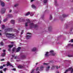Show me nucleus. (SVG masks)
I'll return each mask as SVG.
<instances>
[{
	"mask_svg": "<svg viewBox=\"0 0 73 73\" xmlns=\"http://www.w3.org/2000/svg\"><path fill=\"white\" fill-rule=\"evenodd\" d=\"M44 68V66H42L40 67V69L39 70L38 69V67H37L36 69V70L37 72L36 73H40L39 71H42L43 70Z\"/></svg>",
	"mask_w": 73,
	"mask_h": 73,
	"instance_id": "2",
	"label": "nucleus"
},
{
	"mask_svg": "<svg viewBox=\"0 0 73 73\" xmlns=\"http://www.w3.org/2000/svg\"><path fill=\"white\" fill-rule=\"evenodd\" d=\"M69 42H73V39H72L69 41Z\"/></svg>",
	"mask_w": 73,
	"mask_h": 73,
	"instance_id": "39",
	"label": "nucleus"
},
{
	"mask_svg": "<svg viewBox=\"0 0 73 73\" xmlns=\"http://www.w3.org/2000/svg\"><path fill=\"white\" fill-rule=\"evenodd\" d=\"M67 65L68 66H67V67H68V66H69V64H68Z\"/></svg>",
	"mask_w": 73,
	"mask_h": 73,
	"instance_id": "55",
	"label": "nucleus"
},
{
	"mask_svg": "<svg viewBox=\"0 0 73 73\" xmlns=\"http://www.w3.org/2000/svg\"><path fill=\"white\" fill-rule=\"evenodd\" d=\"M52 28L51 27H49L48 28V29L49 30V29H51Z\"/></svg>",
	"mask_w": 73,
	"mask_h": 73,
	"instance_id": "45",
	"label": "nucleus"
},
{
	"mask_svg": "<svg viewBox=\"0 0 73 73\" xmlns=\"http://www.w3.org/2000/svg\"><path fill=\"white\" fill-rule=\"evenodd\" d=\"M43 65H49V63H44L43 64Z\"/></svg>",
	"mask_w": 73,
	"mask_h": 73,
	"instance_id": "29",
	"label": "nucleus"
},
{
	"mask_svg": "<svg viewBox=\"0 0 73 73\" xmlns=\"http://www.w3.org/2000/svg\"><path fill=\"white\" fill-rule=\"evenodd\" d=\"M56 72L57 73H59V72L58 71H57Z\"/></svg>",
	"mask_w": 73,
	"mask_h": 73,
	"instance_id": "57",
	"label": "nucleus"
},
{
	"mask_svg": "<svg viewBox=\"0 0 73 73\" xmlns=\"http://www.w3.org/2000/svg\"><path fill=\"white\" fill-rule=\"evenodd\" d=\"M15 49H16V48H14L13 49V52H15Z\"/></svg>",
	"mask_w": 73,
	"mask_h": 73,
	"instance_id": "35",
	"label": "nucleus"
},
{
	"mask_svg": "<svg viewBox=\"0 0 73 73\" xmlns=\"http://www.w3.org/2000/svg\"><path fill=\"white\" fill-rule=\"evenodd\" d=\"M21 19H19V21H20V20Z\"/></svg>",
	"mask_w": 73,
	"mask_h": 73,
	"instance_id": "59",
	"label": "nucleus"
},
{
	"mask_svg": "<svg viewBox=\"0 0 73 73\" xmlns=\"http://www.w3.org/2000/svg\"><path fill=\"white\" fill-rule=\"evenodd\" d=\"M0 18H1V16H0Z\"/></svg>",
	"mask_w": 73,
	"mask_h": 73,
	"instance_id": "63",
	"label": "nucleus"
},
{
	"mask_svg": "<svg viewBox=\"0 0 73 73\" xmlns=\"http://www.w3.org/2000/svg\"><path fill=\"white\" fill-rule=\"evenodd\" d=\"M54 2L55 3H56V2H57V1H56V0H54Z\"/></svg>",
	"mask_w": 73,
	"mask_h": 73,
	"instance_id": "46",
	"label": "nucleus"
},
{
	"mask_svg": "<svg viewBox=\"0 0 73 73\" xmlns=\"http://www.w3.org/2000/svg\"><path fill=\"white\" fill-rule=\"evenodd\" d=\"M2 29H4V27H5V26L4 25H2Z\"/></svg>",
	"mask_w": 73,
	"mask_h": 73,
	"instance_id": "36",
	"label": "nucleus"
},
{
	"mask_svg": "<svg viewBox=\"0 0 73 73\" xmlns=\"http://www.w3.org/2000/svg\"><path fill=\"white\" fill-rule=\"evenodd\" d=\"M18 68L20 69L21 68H23V66H22L19 65L18 66Z\"/></svg>",
	"mask_w": 73,
	"mask_h": 73,
	"instance_id": "19",
	"label": "nucleus"
},
{
	"mask_svg": "<svg viewBox=\"0 0 73 73\" xmlns=\"http://www.w3.org/2000/svg\"><path fill=\"white\" fill-rule=\"evenodd\" d=\"M12 56L15 59H16V58H17V57L15 56V55H12Z\"/></svg>",
	"mask_w": 73,
	"mask_h": 73,
	"instance_id": "24",
	"label": "nucleus"
},
{
	"mask_svg": "<svg viewBox=\"0 0 73 73\" xmlns=\"http://www.w3.org/2000/svg\"><path fill=\"white\" fill-rule=\"evenodd\" d=\"M4 41H5V40H7V39H4Z\"/></svg>",
	"mask_w": 73,
	"mask_h": 73,
	"instance_id": "52",
	"label": "nucleus"
},
{
	"mask_svg": "<svg viewBox=\"0 0 73 73\" xmlns=\"http://www.w3.org/2000/svg\"><path fill=\"white\" fill-rule=\"evenodd\" d=\"M20 49H21V48L20 47H19L17 48V50L16 51V52H19L20 50Z\"/></svg>",
	"mask_w": 73,
	"mask_h": 73,
	"instance_id": "17",
	"label": "nucleus"
},
{
	"mask_svg": "<svg viewBox=\"0 0 73 73\" xmlns=\"http://www.w3.org/2000/svg\"><path fill=\"white\" fill-rule=\"evenodd\" d=\"M3 52H5L6 50H3Z\"/></svg>",
	"mask_w": 73,
	"mask_h": 73,
	"instance_id": "47",
	"label": "nucleus"
},
{
	"mask_svg": "<svg viewBox=\"0 0 73 73\" xmlns=\"http://www.w3.org/2000/svg\"><path fill=\"white\" fill-rule=\"evenodd\" d=\"M50 20H52V15H50Z\"/></svg>",
	"mask_w": 73,
	"mask_h": 73,
	"instance_id": "33",
	"label": "nucleus"
},
{
	"mask_svg": "<svg viewBox=\"0 0 73 73\" xmlns=\"http://www.w3.org/2000/svg\"><path fill=\"white\" fill-rule=\"evenodd\" d=\"M68 71H71V73H73V69L72 68H70L68 69L64 73H66Z\"/></svg>",
	"mask_w": 73,
	"mask_h": 73,
	"instance_id": "4",
	"label": "nucleus"
},
{
	"mask_svg": "<svg viewBox=\"0 0 73 73\" xmlns=\"http://www.w3.org/2000/svg\"><path fill=\"white\" fill-rule=\"evenodd\" d=\"M1 21H0V24H1Z\"/></svg>",
	"mask_w": 73,
	"mask_h": 73,
	"instance_id": "56",
	"label": "nucleus"
},
{
	"mask_svg": "<svg viewBox=\"0 0 73 73\" xmlns=\"http://www.w3.org/2000/svg\"><path fill=\"white\" fill-rule=\"evenodd\" d=\"M8 20V19H6L3 20L4 22H5V21H7Z\"/></svg>",
	"mask_w": 73,
	"mask_h": 73,
	"instance_id": "31",
	"label": "nucleus"
},
{
	"mask_svg": "<svg viewBox=\"0 0 73 73\" xmlns=\"http://www.w3.org/2000/svg\"><path fill=\"white\" fill-rule=\"evenodd\" d=\"M59 68H60V66H59Z\"/></svg>",
	"mask_w": 73,
	"mask_h": 73,
	"instance_id": "61",
	"label": "nucleus"
},
{
	"mask_svg": "<svg viewBox=\"0 0 73 73\" xmlns=\"http://www.w3.org/2000/svg\"><path fill=\"white\" fill-rule=\"evenodd\" d=\"M0 2L1 3V5L2 7H4L5 5V3L3 1H2L1 0H0Z\"/></svg>",
	"mask_w": 73,
	"mask_h": 73,
	"instance_id": "11",
	"label": "nucleus"
},
{
	"mask_svg": "<svg viewBox=\"0 0 73 73\" xmlns=\"http://www.w3.org/2000/svg\"><path fill=\"white\" fill-rule=\"evenodd\" d=\"M13 46V45H9L8 47H9V48H12V47Z\"/></svg>",
	"mask_w": 73,
	"mask_h": 73,
	"instance_id": "20",
	"label": "nucleus"
},
{
	"mask_svg": "<svg viewBox=\"0 0 73 73\" xmlns=\"http://www.w3.org/2000/svg\"><path fill=\"white\" fill-rule=\"evenodd\" d=\"M32 52H35V51H36V48L34 47L31 50Z\"/></svg>",
	"mask_w": 73,
	"mask_h": 73,
	"instance_id": "16",
	"label": "nucleus"
},
{
	"mask_svg": "<svg viewBox=\"0 0 73 73\" xmlns=\"http://www.w3.org/2000/svg\"><path fill=\"white\" fill-rule=\"evenodd\" d=\"M48 1V0H43L44 3H47Z\"/></svg>",
	"mask_w": 73,
	"mask_h": 73,
	"instance_id": "22",
	"label": "nucleus"
},
{
	"mask_svg": "<svg viewBox=\"0 0 73 73\" xmlns=\"http://www.w3.org/2000/svg\"><path fill=\"white\" fill-rule=\"evenodd\" d=\"M49 52H46L45 54V57H49Z\"/></svg>",
	"mask_w": 73,
	"mask_h": 73,
	"instance_id": "13",
	"label": "nucleus"
},
{
	"mask_svg": "<svg viewBox=\"0 0 73 73\" xmlns=\"http://www.w3.org/2000/svg\"><path fill=\"white\" fill-rule=\"evenodd\" d=\"M31 73H34V69H33L31 70Z\"/></svg>",
	"mask_w": 73,
	"mask_h": 73,
	"instance_id": "34",
	"label": "nucleus"
},
{
	"mask_svg": "<svg viewBox=\"0 0 73 73\" xmlns=\"http://www.w3.org/2000/svg\"><path fill=\"white\" fill-rule=\"evenodd\" d=\"M11 44H13V42H11Z\"/></svg>",
	"mask_w": 73,
	"mask_h": 73,
	"instance_id": "58",
	"label": "nucleus"
},
{
	"mask_svg": "<svg viewBox=\"0 0 73 73\" xmlns=\"http://www.w3.org/2000/svg\"><path fill=\"white\" fill-rule=\"evenodd\" d=\"M27 39H29V38H30L32 36V34L31 33H27Z\"/></svg>",
	"mask_w": 73,
	"mask_h": 73,
	"instance_id": "5",
	"label": "nucleus"
},
{
	"mask_svg": "<svg viewBox=\"0 0 73 73\" xmlns=\"http://www.w3.org/2000/svg\"><path fill=\"white\" fill-rule=\"evenodd\" d=\"M22 58H23L24 59L25 58H26V56H25V55H23L22 56Z\"/></svg>",
	"mask_w": 73,
	"mask_h": 73,
	"instance_id": "27",
	"label": "nucleus"
},
{
	"mask_svg": "<svg viewBox=\"0 0 73 73\" xmlns=\"http://www.w3.org/2000/svg\"><path fill=\"white\" fill-rule=\"evenodd\" d=\"M50 55L52 56H54L56 54V53H54V51L53 50H51L50 52Z\"/></svg>",
	"mask_w": 73,
	"mask_h": 73,
	"instance_id": "8",
	"label": "nucleus"
},
{
	"mask_svg": "<svg viewBox=\"0 0 73 73\" xmlns=\"http://www.w3.org/2000/svg\"><path fill=\"white\" fill-rule=\"evenodd\" d=\"M5 66V64H3V67Z\"/></svg>",
	"mask_w": 73,
	"mask_h": 73,
	"instance_id": "51",
	"label": "nucleus"
},
{
	"mask_svg": "<svg viewBox=\"0 0 73 73\" xmlns=\"http://www.w3.org/2000/svg\"><path fill=\"white\" fill-rule=\"evenodd\" d=\"M7 1H9V0H7Z\"/></svg>",
	"mask_w": 73,
	"mask_h": 73,
	"instance_id": "64",
	"label": "nucleus"
},
{
	"mask_svg": "<svg viewBox=\"0 0 73 73\" xmlns=\"http://www.w3.org/2000/svg\"><path fill=\"white\" fill-rule=\"evenodd\" d=\"M68 46H73V44H68Z\"/></svg>",
	"mask_w": 73,
	"mask_h": 73,
	"instance_id": "23",
	"label": "nucleus"
},
{
	"mask_svg": "<svg viewBox=\"0 0 73 73\" xmlns=\"http://www.w3.org/2000/svg\"><path fill=\"white\" fill-rule=\"evenodd\" d=\"M7 66H12V65L11 64L9 63V62H7Z\"/></svg>",
	"mask_w": 73,
	"mask_h": 73,
	"instance_id": "14",
	"label": "nucleus"
},
{
	"mask_svg": "<svg viewBox=\"0 0 73 73\" xmlns=\"http://www.w3.org/2000/svg\"><path fill=\"white\" fill-rule=\"evenodd\" d=\"M17 61H18V62H19V61H18V60H17Z\"/></svg>",
	"mask_w": 73,
	"mask_h": 73,
	"instance_id": "60",
	"label": "nucleus"
},
{
	"mask_svg": "<svg viewBox=\"0 0 73 73\" xmlns=\"http://www.w3.org/2000/svg\"><path fill=\"white\" fill-rule=\"evenodd\" d=\"M2 35H1V33H0V36H1Z\"/></svg>",
	"mask_w": 73,
	"mask_h": 73,
	"instance_id": "54",
	"label": "nucleus"
},
{
	"mask_svg": "<svg viewBox=\"0 0 73 73\" xmlns=\"http://www.w3.org/2000/svg\"><path fill=\"white\" fill-rule=\"evenodd\" d=\"M4 60H5L4 59H1V61H4Z\"/></svg>",
	"mask_w": 73,
	"mask_h": 73,
	"instance_id": "43",
	"label": "nucleus"
},
{
	"mask_svg": "<svg viewBox=\"0 0 73 73\" xmlns=\"http://www.w3.org/2000/svg\"><path fill=\"white\" fill-rule=\"evenodd\" d=\"M7 68H5L3 69V70L4 71V72H5V71H6V70H7Z\"/></svg>",
	"mask_w": 73,
	"mask_h": 73,
	"instance_id": "37",
	"label": "nucleus"
},
{
	"mask_svg": "<svg viewBox=\"0 0 73 73\" xmlns=\"http://www.w3.org/2000/svg\"><path fill=\"white\" fill-rule=\"evenodd\" d=\"M50 68V66L49 65H48L46 66V71L47 72H48L49 70V69Z\"/></svg>",
	"mask_w": 73,
	"mask_h": 73,
	"instance_id": "9",
	"label": "nucleus"
},
{
	"mask_svg": "<svg viewBox=\"0 0 73 73\" xmlns=\"http://www.w3.org/2000/svg\"><path fill=\"white\" fill-rule=\"evenodd\" d=\"M29 26L31 28H36L37 27V25H34L33 23H30L29 24Z\"/></svg>",
	"mask_w": 73,
	"mask_h": 73,
	"instance_id": "3",
	"label": "nucleus"
},
{
	"mask_svg": "<svg viewBox=\"0 0 73 73\" xmlns=\"http://www.w3.org/2000/svg\"><path fill=\"white\" fill-rule=\"evenodd\" d=\"M6 9L5 8H2L1 10V14H3L5 13Z\"/></svg>",
	"mask_w": 73,
	"mask_h": 73,
	"instance_id": "7",
	"label": "nucleus"
},
{
	"mask_svg": "<svg viewBox=\"0 0 73 73\" xmlns=\"http://www.w3.org/2000/svg\"><path fill=\"white\" fill-rule=\"evenodd\" d=\"M12 12V10H10L9 11V12Z\"/></svg>",
	"mask_w": 73,
	"mask_h": 73,
	"instance_id": "49",
	"label": "nucleus"
},
{
	"mask_svg": "<svg viewBox=\"0 0 73 73\" xmlns=\"http://www.w3.org/2000/svg\"><path fill=\"white\" fill-rule=\"evenodd\" d=\"M7 18H11V17H13V16L12 14H9L7 15Z\"/></svg>",
	"mask_w": 73,
	"mask_h": 73,
	"instance_id": "10",
	"label": "nucleus"
},
{
	"mask_svg": "<svg viewBox=\"0 0 73 73\" xmlns=\"http://www.w3.org/2000/svg\"><path fill=\"white\" fill-rule=\"evenodd\" d=\"M11 70H14V71H15V70H16V69L15 68H13L11 69Z\"/></svg>",
	"mask_w": 73,
	"mask_h": 73,
	"instance_id": "41",
	"label": "nucleus"
},
{
	"mask_svg": "<svg viewBox=\"0 0 73 73\" xmlns=\"http://www.w3.org/2000/svg\"><path fill=\"white\" fill-rule=\"evenodd\" d=\"M18 5H19V4L17 3L15 5L14 7H17V6H18Z\"/></svg>",
	"mask_w": 73,
	"mask_h": 73,
	"instance_id": "32",
	"label": "nucleus"
},
{
	"mask_svg": "<svg viewBox=\"0 0 73 73\" xmlns=\"http://www.w3.org/2000/svg\"><path fill=\"white\" fill-rule=\"evenodd\" d=\"M0 73H3V72H2V71H0Z\"/></svg>",
	"mask_w": 73,
	"mask_h": 73,
	"instance_id": "50",
	"label": "nucleus"
},
{
	"mask_svg": "<svg viewBox=\"0 0 73 73\" xmlns=\"http://www.w3.org/2000/svg\"><path fill=\"white\" fill-rule=\"evenodd\" d=\"M3 68V66H2L0 67V69H2Z\"/></svg>",
	"mask_w": 73,
	"mask_h": 73,
	"instance_id": "42",
	"label": "nucleus"
},
{
	"mask_svg": "<svg viewBox=\"0 0 73 73\" xmlns=\"http://www.w3.org/2000/svg\"><path fill=\"white\" fill-rule=\"evenodd\" d=\"M67 56L69 57H73V55H67Z\"/></svg>",
	"mask_w": 73,
	"mask_h": 73,
	"instance_id": "21",
	"label": "nucleus"
},
{
	"mask_svg": "<svg viewBox=\"0 0 73 73\" xmlns=\"http://www.w3.org/2000/svg\"><path fill=\"white\" fill-rule=\"evenodd\" d=\"M63 17H67V15H66L65 14L63 15Z\"/></svg>",
	"mask_w": 73,
	"mask_h": 73,
	"instance_id": "26",
	"label": "nucleus"
},
{
	"mask_svg": "<svg viewBox=\"0 0 73 73\" xmlns=\"http://www.w3.org/2000/svg\"><path fill=\"white\" fill-rule=\"evenodd\" d=\"M0 44L1 45H3V42H1Z\"/></svg>",
	"mask_w": 73,
	"mask_h": 73,
	"instance_id": "38",
	"label": "nucleus"
},
{
	"mask_svg": "<svg viewBox=\"0 0 73 73\" xmlns=\"http://www.w3.org/2000/svg\"><path fill=\"white\" fill-rule=\"evenodd\" d=\"M31 6L32 8H33V9H36V7L34 5H32Z\"/></svg>",
	"mask_w": 73,
	"mask_h": 73,
	"instance_id": "18",
	"label": "nucleus"
},
{
	"mask_svg": "<svg viewBox=\"0 0 73 73\" xmlns=\"http://www.w3.org/2000/svg\"><path fill=\"white\" fill-rule=\"evenodd\" d=\"M23 32H24V30H22V32L21 33V35H23Z\"/></svg>",
	"mask_w": 73,
	"mask_h": 73,
	"instance_id": "40",
	"label": "nucleus"
},
{
	"mask_svg": "<svg viewBox=\"0 0 73 73\" xmlns=\"http://www.w3.org/2000/svg\"><path fill=\"white\" fill-rule=\"evenodd\" d=\"M1 48H0V50H1Z\"/></svg>",
	"mask_w": 73,
	"mask_h": 73,
	"instance_id": "62",
	"label": "nucleus"
},
{
	"mask_svg": "<svg viewBox=\"0 0 73 73\" xmlns=\"http://www.w3.org/2000/svg\"><path fill=\"white\" fill-rule=\"evenodd\" d=\"M38 64V63H36V65H37Z\"/></svg>",
	"mask_w": 73,
	"mask_h": 73,
	"instance_id": "53",
	"label": "nucleus"
},
{
	"mask_svg": "<svg viewBox=\"0 0 73 73\" xmlns=\"http://www.w3.org/2000/svg\"><path fill=\"white\" fill-rule=\"evenodd\" d=\"M8 50L9 52H10V51H11V48H10Z\"/></svg>",
	"mask_w": 73,
	"mask_h": 73,
	"instance_id": "44",
	"label": "nucleus"
},
{
	"mask_svg": "<svg viewBox=\"0 0 73 73\" xmlns=\"http://www.w3.org/2000/svg\"><path fill=\"white\" fill-rule=\"evenodd\" d=\"M11 24H15V21L14 20H12L11 21Z\"/></svg>",
	"mask_w": 73,
	"mask_h": 73,
	"instance_id": "15",
	"label": "nucleus"
},
{
	"mask_svg": "<svg viewBox=\"0 0 73 73\" xmlns=\"http://www.w3.org/2000/svg\"><path fill=\"white\" fill-rule=\"evenodd\" d=\"M5 55V53H4L2 54V56L4 57Z\"/></svg>",
	"mask_w": 73,
	"mask_h": 73,
	"instance_id": "30",
	"label": "nucleus"
},
{
	"mask_svg": "<svg viewBox=\"0 0 73 73\" xmlns=\"http://www.w3.org/2000/svg\"><path fill=\"white\" fill-rule=\"evenodd\" d=\"M34 0H31V2H33V1H34Z\"/></svg>",
	"mask_w": 73,
	"mask_h": 73,
	"instance_id": "48",
	"label": "nucleus"
},
{
	"mask_svg": "<svg viewBox=\"0 0 73 73\" xmlns=\"http://www.w3.org/2000/svg\"><path fill=\"white\" fill-rule=\"evenodd\" d=\"M29 15H30V12H28L25 15V16H28Z\"/></svg>",
	"mask_w": 73,
	"mask_h": 73,
	"instance_id": "25",
	"label": "nucleus"
},
{
	"mask_svg": "<svg viewBox=\"0 0 73 73\" xmlns=\"http://www.w3.org/2000/svg\"><path fill=\"white\" fill-rule=\"evenodd\" d=\"M13 31H15V32L17 33H19V31H18V30H16V29H14Z\"/></svg>",
	"mask_w": 73,
	"mask_h": 73,
	"instance_id": "28",
	"label": "nucleus"
},
{
	"mask_svg": "<svg viewBox=\"0 0 73 73\" xmlns=\"http://www.w3.org/2000/svg\"><path fill=\"white\" fill-rule=\"evenodd\" d=\"M26 21H27V22L26 23H25V27H28V23H30L31 21L29 20V19H26Z\"/></svg>",
	"mask_w": 73,
	"mask_h": 73,
	"instance_id": "6",
	"label": "nucleus"
},
{
	"mask_svg": "<svg viewBox=\"0 0 73 73\" xmlns=\"http://www.w3.org/2000/svg\"><path fill=\"white\" fill-rule=\"evenodd\" d=\"M13 30V29L11 28H9L5 29V35H6V37H7L8 38H11V37H12V36H14V35L13 34L5 33L6 32H7V31H9V32H12Z\"/></svg>",
	"mask_w": 73,
	"mask_h": 73,
	"instance_id": "1",
	"label": "nucleus"
},
{
	"mask_svg": "<svg viewBox=\"0 0 73 73\" xmlns=\"http://www.w3.org/2000/svg\"><path fill=\"white\" fill-rule=\"evenodd\" d=\"M55 67H56V69H58V66H55L54 65H52V66L51 69H54V68H55Z\"/></svg>",
	"mask_w": 73,
	"mask_h": 73,
	"instance_id": "12",
	"label": "nucleus"
}]
</instances>
